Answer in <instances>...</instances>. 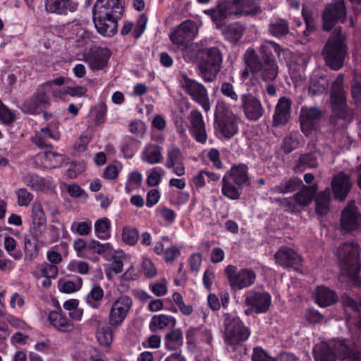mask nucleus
Instances as JSON below:
<instances>
[{"label":"nucleus","instance_id":"1","mask_svg":"<svg viewBox=\"0 0 361 361\" xmlns=\"http://www.w3.org/2000/svg\"><path fill=\"white\" fill-rule=\"evenodd\" d=\"M274 51L279 58L284 50L272 40H265L260 45V57L254 49H249L245 54V61L251 73L258 75L264 82L274 81L279 75V66L273 55Z\"/></svg>","mask_w":361,"mask_h":361},{"label":"nucleus","instance_id":"2","mask_svg":"<svg viewBox=\"0 0 361 361\" xmlns=\"http://www.w3.org/2000/svg\"><path fill=\"white\" fill-rule=\"evenodd\" d=\"M336 255L341 270L339 281L343 282L347 278L355 286H361L358 276L361 267L358 244L355 241L343 243L337 249Z\"/></svg>","mask_w":361,"mask_h":361},{"label":"nucleus","instance_id":"3","mask_svg":"<svg viewBox=\"0 0 361 361\" xmlns=\"http://www.w3.org/2000/svg\"><path fill=\"white\" fill-rule=\"evenodd\" d=\"M251 185L248 167L243 164L232 166L222 178L221 192L226 197L236 200L240 197V188Z\"/></svg>","mask_w":361,"mask_h":361},{"label":"nucleus","instance_id":"4","mask_svg":"<svg viewBox=\"0 0 361 361\" xmlns=\"http://www.w3.org/2000/svg\"><path fill=\"white\" fill-rule=\"evenodd\" d=\"M347 46L341 27L334 29L322 50V55L326 65L333 70L340 69L347 55Z\"/></svg>","mask_w":361,"mask_h":361},{"label":"nucleus","instance_id":"5","mask_svg":"<svg viewBox=\"0 0 361 361\" xmlns=\"http://www.w3.org/2000/svg\"><path fill=\"white\" fill-rule=\"evenodd\" d=\"M197 33L196 23L191 20H185L170 35L171 42L176 45L179 50L182 51L185 60L190 61L195 56V53L193 51L192 41Z\"/></svg>","mask_w":361,"mask_h":361},{"label":"nucleus","instance_id":"6","mask_svg":"<svg viewBox=\"0 0 361 361\" xmlns=\"http://www.w3.org/2000/svg\"><path fill=\"white\" fill-rule=\"evenodd\" d=\"M239 118L235 115L224 102L216 106L214 125L225 137L231 138L238 132Z\"/></svg>","mask_w":361,"mask_h":361},{"label":"nucleus","instance_id":"7","mask_svg":"<svg viewBox=\"0 0 361 361\" xmlns=\"http://www.w3.org/2000/svg\"><path fill=\"white\" fill-rule=\"evenodd\" d=\"M224 325V338L226 342L235 346L246 341L249 336V330L243 325L239 317L229 313L223 315Z\"/></svg>","mask_w":361,"mask_h":361},{"label":"nucleus","instance_id":"8","mask_svg":"<svg viewBox=\"0 0 361 361\" xmlns=\"http://www.w3.org/2000/svg\"><path fill=\"white\" fill-rule=\"evenodd\" d=\"M182 87L191 99L198 104L205 112L211 109L209 96L206 87L200 82L188 78L186 75L183 76Z\"/></svg>","mask_w":361,"mask_h":361},{"label":"nucleus","instance_id":"9","mask_svg":"<svg viewBox=\"0 0 361 361\" xmlns=\"http://www.w3.org/2000/svg\"><path fill=\"white\" fill-rule=\"evenodd\" d=\"M230 286L233 290H242L253 285L256 280L255 272L250 269L237 270L236 267L228 265L225 268Z\"/></svg>","mask_w":361,"mask_h":361},{"label":"nucleus","instance_id":"10","mask_svg":"<svg viewBox=\"0 0 361 361\" xmlns=\"http://www.w3.org/2000/svg\"><path fill=\"white\" fill-rule=\"evenodd\" d=\"M345 17L346 7L344 0H334L323 11V30L330 31L338 22H343Z\"/></svg>","mask_w":361,"mask_h":361},{"label":"nucleus","instance_id":"11","mask_svg":"<svg viewBox=\"0 0 361 361\" xmlns=\"http://www.w3.org/2000/svg\"><path fill=\"white\" fill-rule=\"evenodd\" d=\"M343 75L339 74L332 84L331 102L334 114L345 119L348 116L345 94L343 88Z\"/></svg>","mask_w":361,"mask_h":361},{"label":"nucleus","instance_id":"12","mask_svg":"<svg viewBox=\"0 0 361 361\" xmlns=\"http://www.w3.org/2000/svg\"><path fill=\"white\" fill-rule=\"evenodd\" d=\"M240 99V108L247 120L257 121L262 117L264 109L257 97L248 92L242 94Z\"/></svg>","mask_w":361,"mask_h":361},{"label":"nucleus","instance_id":"13","mask_svg":"<svg viewBox=\"0 0 361 361\" xmlns=\"http://www.w3.org/2000/svg\"><path fill=\"white\" fill-rule=\"evenodd\" d=\"M132 305V299L127 295H123L116 299L109 311V324L113 327L120 326L129 313Z\"/></svg>","mask_w":361,"mask_h":361},{"label":"nucleus","instance_id":"14","mask_svg":"<svg viewBox=\"0 0 361 361\" xmlns=\"http://www.w3.org/2000/svg\"><path fill=\"white\" fill-rule=\"evenodd\" d=\"M341 228L345 232L357 231L361 226V213L355 201H350L341 215Z\"/></svg>","mask_w":361,"mask_h":361},{"label":"nucleus","instance_id":"15","mask_svg":"<svg viewBox=\"0 0 361 361\" xmlns=\"http://www.w3.org/2000/svg\"><path fill=\"white\" fill-rule=\"evenodd\" d=\"M244 298L245 304L247 307H252L255 314L267 312L271 304V295L265 291L251 290L245 293Z\"/></svg>","mask_w":361,"mask_h":361},{"label":"nucleus","instance_id":"16","mask_svg":"<svg viewBox=\"0 0 361 361\" xmlns=\"http://www.w3.org/2000/svg\"><path fill=\"white\" fill-rule=\"evenodd\" d=\"M322 116V112L317 107L302 108L300 114V128L306 136L317 129Z\"/></svg>","mask_w":361,"mask_h":361},{"label":"nucleus","instance_id":"17","mask_svg":"<svg viewBox=\"0 0 361 361\" xmlns=\"http://www.w3.org/2000/svg\"><path fill=\"white\" fill-rule=\"evenodd\" d=\"M337 358L343 361H360L361 348L347 340H338L333 344Z\"/></svg>","mask_w":361,"mask_h":361},{"label":"nucleus","instance_id":"18","mask_svg":"<svg viewBox=\"0 0 361 361\" xmlns=\"http://www.w3.org/2000/svg\"><path fill=\"white\" fill-rule=\"evenodd\" d=\"M124 11L123 0H97L92 13L121 18Z\"/></svg>","mask_w":361,"mask_h":361},{"label":"nucleus","instance_id":"19","mask_svg":"<svg viewBox=\"0 0 361 361\" xmlns=\"http://www.w3.org/2000/svg\"><path fill=\"white\" fill-rule=\"evenodd\" d=\"M164 166L169 169H173V173L178 176L185 174L184 156L176 145L171 144L169 146Z\"/></svg>","mask_w":361,"mask_h":361},{"label":"nucleus","instance_id":"20","mask_svg":"<svg viewBox=\"0 0 361 361\" xmlns=\"http://www.w3.org/2000/svg\"><path fill=\"white\" fill-rule=\"evenodd\" d=\"M110 50L107 48L94 47L84 54L85 61L92 70H101L107 64Z\"/></svg>","mask_w":361,"mask_h":361},{"label":"nucleus","instance_id":"21","mask_svg":"<svg viewBox=\"0 0 361 361\" xmlns=\"http://www.w3.org/2000/svg\"><path fill=\"white\" fill-rule=\"evenodd\" d=\"M331 186L334 199L343 202L351 189L352 183L348 175L338 173L333 177Z\"/></svg>","mask_w":361,"mask_h":361},{"label":"nucleus","instance_id":"22","mask_svg":"<svg viewBox=\"0 0 361 361\" xmlns=\"http://www.w3.org/2000/svg\"><path fill=\"white\" fill-rule=\"evenodd\" d=\"M93 21L97 32L104 37L114 35L118 29V20L120 18H113L111 16L92 13Z\"/></svg>","mask_w":361,"mask_h":361},{"label":"nucleus","instance_id":"23","mask_svg":"<svg viewBox=\"0 0 361 361\" xmlns=\"http://www.w3.org/2000/svg\"><path fill=\"white\" fill-rule=\"evenodd\" d=\"M188 120L190 133L197 142H205L207 137L202 114L198 110H192L188 116Z\"/></svg>","mask_w":361,"mask_h":361},{"label":"nucleus","instance_id":"24","mask_svg":"<svg viewBox=\"0 0 361 361\" xmlns=\"http://www.w3.org/2000/svg\"><path fill=\"white\" fill-rule=\"evenodd\" d=\"M291 102L281 97L278 101L273 116V126L275 127L285 126L290 118Z\"/></svg>","mask_w":361,"mask_h":361},{"label":"nucleus","instance_id":"25","mask_svg":"<svg viewBox=\"0 0 361 361\" xmlns=\"http://www.w3.org/2000/svg\"><path fill=\"white\" fill-rule=\"evenodd\" d=\"M276 262L285 267L298 266L301 262L300 256L293 249L283 246L274 255Z\"/></svg>","mask_w":361,"mask_h":361},{"label":"nucleus","instance_id":"26","mask_svg":"<svg viewBox=\"0 0 361 361\" xmlns=\"http://www.w3.org/2000/svg\"><path fill=\"white\" fill-rule=\"evenodd\" d=\"M78 4L72 0H46L45 10L49 13L66 15L68 11L75 12Z\"/></svg>","mask_w":361,"mask_h":361},{"label":"nucleus","instance_id":"27","mask_svg":"<svg viewBox=\"0 0 361 361\" xmlns=\"http://www.w3.org/2000/svg\"><path fill=\"white\" fill-rule=\"evenodd\" d=\"M313 355L315 361H336L338 359L333 346L325 342L314 346Z\"/></svg>","mask_w":361,"mask_h":361},{"label":"nucleus","instance_id":"28","mask_svg":"<svg viewBox=\"0 0 361 361\" xmlns=\"http://www.w3.org/2000/svg\"><path fill=\"white\" fill-rule=\"evenodd\" d=\"M200 54V61L221 66L223 56L219 48L211 47L201 49Z\"/></svg>","mask_w":361,"mask_h":361},{"label":"nucleus","instance_id":"29","mask_svg":"<svg viewBox=\"0 0 361 361\" xmlns=\"http://www.w3.org/2000/svg\"><path fill=\"white\" fill-rule=\"evenodd\" d=\"M221 66L200 61L198 75L206 82H212L216 78Z\"/></svg>","mask_w":361,"mask_h":361},{"label":"nucleus","instance_id":"30","mask_svg":"<svg viewBox=\"0 0 361 361\" xmlns=\"http://www.w3.org/2000/svg\"><path fill=\"white\" fill-rule=\"evenodd\" d=\"M331 202V192L329 188H326L323 191L319 192L315 197V212L322 216L329 211Z\"/></svg>","mask_w":361,"mask_h":361},{"label":"nucleus","instance_id":"31","mask_svg":"<svg viewBox=\"0 0 361 361\" xmlns=\"http://www.w3.org/2000/svg\"><path fill=\"white\" fill-rule=\"evenodd\" d=\"M315 300L321 307H327L336 302L335 293L325 286H318L315 293Z\"/></svg>","mask_w":361,"mask_h":361},{"label":"nucleus","instance_id":"32","mask_svg":"<svg viewBox=\"0 0 361 361\" xmlns=\"http://www.w3.org/2000/svg\"><path fill=\"white\" fill-rule=\"evenodd\" d=\"M48 102V97L44 91H39L29 101L23 104L22 109L27 114H35L37 109Z\"/></svg>","mask_w":361,"mask_h":361},{"label":"nucleus","instance_id":"33","mask_svg":"<svg viewBox=\"0 0 361 361\" xmlns=\"http://www.w3.org/2000/svg\"><path fill=\"white\" fill-rule=\"evenodd\" d=\"M49 321L56 329L62 332H67L73 329L72 323L59 312H51Z\"/></svg>","mask_w":361,"mask_h":361},{"label":"nucleus","instance_id":"34","mask_svg":"<svg viewBox=\"0 0 361 361\" xmlns=\"http://www.w3.org/2000/svg\"><path fill=\"white\" fill-rule=\"evenodd\" d=\"M268 31L274 37H285L289 33V23L283 18L276 19L269 23Z\"/></svg>","mask_w":361,"mask_h":361},{"label":"nucleus","instance_id":"35","mask_svg":"<svg viewBox=\"0 0 361 361\" xmlns=\"http://www.w3.org/2000/svg\"><path fill=\"white\" fill-rule=\"evenodd\" d=\"M162 158V147L157 145H148L142 152V160L149 164L159 163Z\"/></svg>","mask_w":361,"mask_h":361},{"label":"nucleus","instance_id":"36","mask_svg":"<svg viewBox=\"0 0 361 361\" xmlns=\"http://www.w3.org/2000/svg\"><path fill=\"white\" fill-rule=\"evenodd\" d=\"M302 185V181L298 178L283 179L280 184L276 185L272 190L274 192L286 194L293 192Z\"/></svg>","mask_w":361,"mask_h":361},{"label":"nucleus","instance_id":"37","mask_svg":"<svg viewBox=\"0 0 361 361\" xmlns=\"http://www.w3.org/2000/svg\"><path fill=\"white\" fill-rule=\"evenodd\" d=\"M221 30L223 35L228 41L236 43L242 37L245 29L240 23H233L228 25L224 28L222 27Z\"/></svg>","mask_w":361,"mask_h":361},{"label":"nucleus","instance_id":"38","mask_svg":"<svg viewBox=\"0 0 361 361\" xmlns=\"http://www.w3.org/2000/svg\"><path fill=\"white\" fill-rule=\"evenodd\" d=\"M32 219L35 229L42 232L46 228V216L43 211L42 204L39 202H35L32 205Z\"/></svg>","mask_w":361,"mask_h":361},{"label":"nucleus","instance_id":"39","mask_svg":"<svg viewBox=\"0 0 361 361\" xmlns=\"http://www.w3.org/2000/svg\"><path fill=\"white\" fill-rule=\"evenodd\" d=\"M204 13L209 16L212 21L215 24L217 29H221L225 24V20L228 18L224 11L219 6L218 3L216 6L210 9L204 10Z\"/></svg>","mask_w":361,"mask_h":361},{"label":"nucleus","instance_id":"40","mask_svg":"<svg viewBox=\"0 0 361 361\" xmlns=\"http://www.w3.org/2000/svg\"><path fill=\"white\" fill-rule=\"evenodd\" d=\"M23 182L35 190H44L49 188L47 180L35 173H29L23 177Z\"/></svg>","mask_w":361,"mask_h":361},{"label":"nucleus","instance_id":"41","mask_svg":"<svg viewBox=\"0 0 361 361\" xmlns=\"http://www.w3.org/2000/svg\"><path fill=\"white\" fill-rule=\"evenodd\" d=\"M237 16H248L257 13L259 7L254 0H235Z\"/></svg>","mask_w":361,"mask_h":361},{"label":"nucleus","instance_id":"42","mask_svg":"<svg viewBox=\"0 0 361 361\" xmlns=\"http://www.w3.org/2000/svg\"><path fill=\"white\" fill-rule=\"evenodd\" d=\"M183 343V334L180 329H176L166 334L165 345L168 350H176L180 348Z\"/></svg>","mask_w":361,"mask_h":361},{"label":"nucleus","instance_id":"43","mask_svg":"<svg viewBox=\"0 0 361 361\" xmlns=\"http://www.w3.org/2000/svg\"><path fill=\"white\" fill-rule=\"evenodd\" d=\"M318 166V160L314 153L302 154L300 156L297 164L295 166V170L302 171L305 169H313Z\"/></svg>","mask_w":361,"mask_h":361},{"label":"nucleus","instance_id":"44","mask_svg":"<svg viewBox=\"0 0 361 361\" xmlns=\"http://www.w3.org/2000/svg\"><path fill=\"white\" fill-rule=\"evenodd\" d=\"M111 327L106 324H99L96 332L98 342L106 347L109 346L113 341V332Z\"/></svg>","mask_w":361,"mask_h":361},{"label":"nucleus","instance_id":"45","mask_svg":"<svg viewBox=\"0 0 361 361\" xmlns=\"http://www.w3.org/2000/svg\"><path fill=\"white\" fill-rule=\"evenodd\" d=\"M58 272L59 269L57 266L44 262L37 265L34 274L37 279L42 277H52L55 279L58 275Z\"/></svg>","mask_w":361,"mask_h":361},{"label":"nucleus","instance_id":"46","mask_svg":"<svg viewBox=\"0 0 361 361\" xmlns=\"http://www.w3.org/2000/svg\"><path fill=\"white\" fill-rule=\"evenodd\" d=\"M329 87V81L323 76H313L309 85V92L312 94L324 92Z\"/></svg>","mask_w":361,"mask_h":361},{"label":"nucleus","instance_id":"47","mask_svg":"<svg viewBox=\"0 0 361 361\" xmlns=\"http://www.w3.org/2000/svg\"><path fill=\"white\" fill-rule=\"evenodd\" d=\"M111 223L108 218L104 217L97 220L94 223V231L97 236L102 240L110 238Z\"/></svg>","mask_w":361,"mask_h":361},{"label":"nucleus","instance_id":"48","mask_svg":"<svg viewBox=\"0 0 361 361\" xmlns=\"http://www.w3.org/2000/svg\"><path fill=\"white\" fill-rule=\"evenodd\" d=\"M171 322L175 323V319L171 316L165 314L154 315L150 321L149 329L152 331H156L158 329H164Z\"/></svg>","mask_w":361,"mask_h":361},{"label":"nucleus","instance_id":"49","mask_svg":"<svg viewBox=\"0 0 361 361\" xmlns=\"http://www.w3.org/2000/svg\"><path fill=\"white\" fill-rule=\"evenodd\" d=\"M104 297V291L102 287L97 284L93 286L90 292L86 296L87 302L93 308H98V302Z\"/></svg>","mask_w":361,"mask_h":361},{"label":"nucleus","instance_id":"50","mask_svg":"<svg viewBox=\"0 0 361 361\" xmlns=\"http://www.w3.org/2000/svg\"><path fill=\"white\" fill-rule=\"evenodd\" d=\"M308 190L309 188H307L306 185H302L300 190L293 195L294 201L299 206L306 207L312 202L313 197Z\"/></svg>","mask_w":361,"mask_h":361},{"label":"nucleus","instance_id":"51","mask_svg":"<svg viewBox=\"0 0 361 361\" xmlns=\"http://www.w3.org/2000/svg\"><path fill=\"white\" fill-rule=\"evenodd\" d=\"M139 239V233L135 228L126 226L123 229L122 240L129 245H134Z\"/></svg>","mask_w":361,"mask_h":361},{"label":"nucleus","instance_id":"52","mask_svg":"<svg viewBox=\"0 0 361 361\" xmlns=\"http://www.w3.org/2000/svg\"><path fill=\"white\" fill-rule=\"evenodd\" d=\"M220 90L221 94L231 102H237L238 101V94L231 82H224L221 85Z\"/></svg>","mask_w":361,"mask_h":361},{"label":"nucleus","instance_id":"53","mask_svg":"<svg viewBox=\"0 0 361 361\" xmlns=\"http://www.w3.org/2000/svg\"><path fill=\"white\" fill-rule=\"evenodd\" d=\"M125 257V253L122 250H116L114 252L112 255L113 264L111 267L114 274H118L122 271L123 266V261Z\"/></svg>","mask_w":361,"mask_h":361},{"label":"nucleus","instance_id":"54","mask_svg":"<svg viewBox=\"0 0 361 361\" xmlns=\"http://www.w3.org/2000/svg\"><path fill=\"white\" fill-rule=\"evenodd\" d=\"M18 204L20 207H27L33 200V195L26 188H21L16 191Z\"/></svg>","mask_w":361,"mask_h":361},{"label":"nucleus","instance_id":"55","mask_svg":"<svg viewBox=\"0 0 361 361\" xmlns=\"http://www.w3.org/2000/svg\"><path fill=\"white\" fill-rule=\"evenodd\" d=\"M68 270L73 272H77L81 274H87L89 272V265L86 262L72 260L67 267Z\"/></svg>","mask_w":361,"mask_h":361},{"label":"nucleus","instance_id":"56","mask_svg":"<svg viewBox=\"0 0 361 361\" xmlns=\"http://www.w3.org/2000/svg\"><path fill=\"white\" fill-rule=\"evenodd\" d=\"M299 145V140L295 133H291L283 139V149L284 152L288 154L293 151Z\"/></svg>","mask_w":361,"mask_h":361},{"label":"nucleus","instance_id":"57","mask_svg":"<svg viewBox=\"0 0 361 361\" xmlns=\"http://www.w3.org/2000/svg\"><path fill=\"white\" fill-rule=\"evenodd\" d=\"M71 229L80 235H87L92 231L91 221H74L71 225Z\"/></svg>","mask_w":361,"mask_h":361},{"label":"nucleus","instance_id":"58","mask_svg":"<svg viewBox=\"0 0 361 361\" xmlns=\"http://www.w3.org/2000/svg\"><path fill=\"white\" fill-rule=\"evenodd\" d=\"M87 89L85 86H66L63 87V94L73 97H85L87 96Z\"/></svg>","mask_w":361,"mask_h":361},{"label":"nucleus","instance_id":"59","mask_svg":"<svg viewBox=\"0 0 361 361\" xmlns=\"http://www.w3.org/2000/svg\"><path fill=\"white\" fill-rule=\"evenodd\" d=\"M89 248L92 250L94 252L102 255L105 252H109L112 250V246L110 243H101L99 241L92 240L90 242L88 245Z\"/></svg>","mask_w":361,"mask_h":361},{"label":"nucleus","instance_id":"60","mask_svg":"<svg viewBox=\"0 0 361 361\" xmlns=\"http://www.w3.org/2000/svg\"><path fill=\"white\" fill-rule=\"evenodd\" d=\"M147 23V17L145 14H140L136 23L135 29L133 30V37L138 39L145 32Z\"/></svg>","mask_w":361,"mask_h":361},{"label":"nucleus","instance_id":"61","mask_svg":"<svg viewBox=\"0 0 361 361\" xmlns=\"http://www.w3.org/2000/svg\"><path fill=\"white\" fill-rule=\"evenodd\" d=\"M95 115V124L100 125L104 122L107 112V106L104 102H101L94 108Z\"/></svg>","mask_w":361,"mask_h":361},{"label":"nucleus","instance_id":"62","mask_svg":"<svg viewBox=\"0 0 361 361\" xmlns=\"http://www.w3.org/2000/svg\"><path fill=\"white\" fill-rule=\"evenodd\" d=\"M161 173H164L161 168L153 169L147 178V185L150 187L159 185L161 180Z\"/></svg>","mask_w":361,"mask_h":361},{"label":"nucleus","instance_id":"63","mask_svg":"<svg viewBox=\"0 0 361 361\" xmlns=\"http://www.w3.org/2000/svg\"><path fill=\"white\" fill-rule=\"evenodd\" d=\"M218 3L228 17L232 15L237 16L235 0H219Z\"/></svg>","mask_w":361,"mask_h":361},{"label":"nucleus","instance_id":"64","mask_svg":"<svg viewBox=\"0 0 361 361\" xmlns=\"http://www.w3.org/2000/svg\"><path fill=\"white\" fill-rule=\"evenodd\" d=\"M252 361H276L275 358L269 355L262 348L257 347L253 349Z\"/></svg>","mask_w":361,"mask_h":361}]
</instances>
